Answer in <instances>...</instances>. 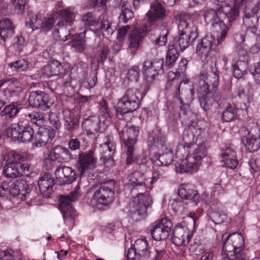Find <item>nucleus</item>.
I'll use <instances>...</instances> for the list:
<instances>
[{"label":"nucleus","instance_id":"1","mask_svg":"<svg viewBox=\"0 0 260 260\" xmlns=\"http://www.w3.org/2000/svg\"><path fill=\"white\" fill-rule=\"evenodd\" d=\"M144 95L137 89L129 88L117 104L116 115L121 121L116 123V127L124 145H135L137 142L140 127L130 125L127 122L132 119L133 112L138 108Z\"/></svg>","mask_w":260,"mask_h":260},{"label":"nucleus","instance_id":"2","mask_svg":"<svg viewBox=\"0 0 260 260\" xmlns=\"http://www.w3.org/2000/svg\"><path fill=\"white\" fill-rule=\"evenodd\" d=\"M219 74L216 67H211L210 71H202L199 75L198 98L201 108L205 111L209 110L213 103L219 99L217 92Z\"/></svg>","mask_w":260,"mask_h":260},{"label":"nucleus","instance_id":"3","mask_svg":"<svg viewBox=\"0 0 260 260\" xmlns=\"http://www.w3.org/2000/svg\"><path fill=\"white\" fill-rule=\"evenodd\" d=\"M218 13L223 14L228 22L231 23L239 17V10L229 4H221L215 9H211L205 12L204 16L206 23L210 24L213 31L220 34L217 39V45L224 41L229 30L228 27L219 18Z\"/></svg>","mask_w":260,"mask_h":260},{"label":"nucleus","instance_id":"4","mask_svg":"<svg viewBox=\"0 0 260 260\" xmlns=\"http://www.w3.org/2000/svg\"><path fill=\"white\" fill-rule=\"evenodd\" d=\"M166 88L172 92L174 98L179 101L180 114L187 115L190 111V104L193 100L192 84L188 80L180 81L179 78H174L167 82Z\"/></svg>","mask_w":260,"mask_h":260},{"label":"nucleus","instance_id":"5","mask_svg":"<svg viewBox=\"0 0 260 260\" xmlns=\"http://www.w3.org/2000/svg\"><path fill=\"white\" fill-rule=\"evenodd\" d=\"M192 15L189 13L181 12L176 15V21L178 25V37L174 39L172 45L179 47L180 50L184 51L198 37V30L196 26L190 27L188 22Z\"/></svg>","mask_w":260,"mask_h":260},{"label":"nucleus","instance_id":"6","mask_svg":"<svg viewBox=\"0 0 260 260\" xmlns=\"http://www.w3.org/2000/svg\"><path fill=\"white\" fill-rule=\"evenodd\" d=\"M152 200L147 193H141L129 204L128 215L135 221L140 220L147 215V210L151 206Z\"/></svg>","mask_w":260,"mask_h":260},{"label":"nucleus","instance_id":"7","mask_svg":"<svg viewBox=\"0 0 260 260\" xmlns=\"http://www.w3.org/2000/svg\"><path fill=\"white\" fill-rule=\"evenodd\" d=\"M133 246L141 260H161L166 253L164 248L150 247L146 239H137Z\"/></svg>","mask_w":260,"mask_h":260},{"label":"nucleus","instance_id":"8","mask_svg":"<svg viewBox=\"0 0 260 260\" xmlns=\"http://www.w3.org/2000/svg\"><path fill=\"white\" fill-rule=\"evenodd\" d=\"M244 245V238L241 234L234 233L229 234L223 243L221 257H226L235 253L246 252Z\"/></svg>","mask_w":260,"mask_h":260},{"label":"nucleus","instance_id":"9","mask_svg":"<svg viewBox=\"0 0 260 260\" xmlns=\"http://www.w3.org/2000/svg\"><path fill=\"white\" fill-rule=\"evenodd\" d=\"M116 182L109 180L101 183L93 194V199L98 204L108 206L114 200Z\"/></svg>","mask_w":260,"mask_h":260},{"label":"nucleus","instance_id":"10","mask_svg":"<svg viewBox=\"0 0 260 260\" xmlns=\"http://www.w3.org/2000/svg\"><path fill=\"white\" fill-rule=\"evenodd\" d=\"M173 223L168 218H162L156 220L150 225L148 229L153 239L164 241L169 236Z\"/></svg>","mask_w":260,"mask_h":260},{"label":"nucleus","instance_id":"11","mask_svg":"<svg viewBox=\"0 0 260 260\" xmlns=\"http://www.w3.org/2000/svg\"><path fill=\"white\" fill-rule=\"evenodd\" d=\"M75 158L68 148L61 145H57L52 148L47 157L44 159V163L47 170L52 169L55 161L62 162L68 160Z\"/></svg>","mask_w":260,"mask_h":260},{"label":"nucleus","instance_id":"12","mask_svg":"<svg viewBox=\"0 0 260 260\" xmlns=\"http://www.w3.org/2000/svg\"><path fill=\"white\" fill-rule=\"evenodd\" d=\"M97 158L94 150L91 149L87 151L80 152L77 161L78 172L81 176L89 173L96 167Z\"/></svg>","mask_w":260,"mask_h":260},{"label":"nucleus","instance_id":"13","mask_svg":"<svg viewBox=\"0 0 260 260\" xmlns=\"http://www.w3.org/2000/svg\"><path fill=\"white\" fill-rule=\"evenodd\" d=\"M7 133L13 141L26 143L32 141L34 131L30 125L22 126L16 124L8 129Z\"/></svg>","mask_w":260,"mask_h":260},{"label":"nucleus","instance_id":"14","mask_svg":"<svg viewBox=\"0 0 260 260\" xmlns=\"http://www.w3.org/2000/svg\"><path fill=\"white\" fill-rule=\"evenodd\" d=\"M28 103L29 105L32 107L46 110L53 105L54 102L46 92L37 90L29 93Z\"/></svg>","mask_w":260,"mask_h":260},{"label":"nucleus","instance_id":"15","mask_svg":"<svg viewBox=\"0 0 260 260\" xmlns=\"http://www.w3.org/2000/svg\"><path fill=\"white\" fill-rule=\"evenodd\" d=\"M29 166L16 161H7L3 169V174L8 178H16L29 171Z\"/></svg>","mask_w":260,"mask_h":260},{"label":"nucleus","instance_id":"16","mask_svg":"<svg viewBox=\"0 0 260 260\" xmlns=\"http://www.w3.org/2000/svg\"><path fill=\"white\" fill-rule=\"evenodd\" d=\"M191 234L185 223H181L174 227L172 232L171 240L177 246H184L188 243Z\"/></svg>","mask_w":260,"mask_h":260},{"label":"nucleus","instance_id":"17","mask_svg":"<svg viewBox=\"0 0 260 260\" xmlns=\"http://www.w3.org/2000/svg\"><path fill=\"white\" fill-rule=\"evenodd\" d=\"M115 145L109 137L107 141L100 145L99 151L101 155L100 160L107 167H111L114 164L113 155L115 152Z\"/></svg>","mask_w":260,"mask_h":260},{"label":"nucleus","instance_id":"18","mask_svg":"<svg viewBox=\"0 0 260 260\" xmlns=\"http://www.w3.org/2000/svg\"><path fill=\"white\" fill-rule=\"evenodd\" d=\"M11 195L19 196L22 200H32L30 187L25 179H19L12 183Z\"/></svg>","mask_w":260,"mask_h":260},{"label":"nucleus","instance_id":"19","mask_svg":"<svg viewBox=\"0 0 260 260\" xmlns=\"http://www.w3.org/2000/svg\"><path fill=\"white\" fill-rule=\"evenodd\" d=\"M56 180L59 185L69 184L76 179L75 171L70 167L59 166L55 171Z\"/></svg>","mask_w":260,"mask_h":260},{"label":"nucleus","instance_id":"20","mask_svg":"<svg viewBox=\"0 0 260 260\" xmlns=\"http://www.w3.org/2000/svg\"><path fill=\"white\" fill-rule=\"evenodd\" d=\"M167 16L166 9L162 4L156 0L151 3L150 9L146 13L148 21L153 23L157 21H162Z\"/></svg>","mask_w":260,"mask_h":260},{"label":"nucleus","instance_id":"21","mask_svg":"<svg viewBox=\"0 0 260 260\" xmlns=\"http://www.w3.org/2000/svg\"><path fill=\"white\" fill-rule=\"evenodd\" d=\"M55 132L51 127H40L35 135V141L32 144L33 147H41L51 142L55 137Z\"/></svg>","mask_w":260,"mask_h":260},{"label":"nucleus","instance_id":"22","mask_svg":"<svg viewBox=\"0 0 260 260\" xmlns=\"http://www.w3.org/2000/svg\"><path fill=\"white\" fill-rule=\"evenodd\" d=\"M54 179L49 173H45L41 176L38 181L39 190L43 198L50 197L54 185Z\"/></svg>","mask_w":260,"mask_h":260},{"label":"nucleus","instance_id":"23","mask_svg":"<svg viewBox=\"0 0 260 260\" xmlns=\"http://www.w3.org/2000/svg\"><path fill=\"white\" fill-rule=\"evenodd\" d=\"M146 35V27H135L133 29L128 35V47L130 49L137 50L142 43Z\"/></svg>","mask_w":260,"mask_h":260},{"label":"nucleus","instance_id":"24","mask_svg":"<svg viewBox=\"0 0 260 260\" xmlns=\"http://www.w3.org/2000/svg\"><path fill=\"white\" fill-rule=\"evenodd\" d=\"M178 193L181 199L191 200L194 203H197L200 199L198 190L191 184H181L178 188Z\"/></svg>","mask_w":260,"mask_h":260},{"label":"nucleus","instance_id":"25","mask_svg":"<svg viewBox=\"0 0 260 260\" xmlns=\"http://www.w3.org/2000/svg\"><path fill=\"white\" fill-rule=\"evenodd\" d=\"M102 118H103V117L95 115L84 118L81 124L82 128L86 132L87 135L98 132L100 129Z\"/></svg>","mask_w":260,"mask_h":260},{"label":"nucleus","instance_id":"26","mask_svg":"<svg viewBox=\"0 0 260 260\" xmlns=\"http://www.w3.org/2000/svg\"><path fill=\"white\" fill-rule=\"evenodd\" d=\"M200 165V162L194 161L192 157H188L186 159H183L178 162L175 165V168L177 173L192 174L198 170Z\"/></svg>","mask_w":260,"mask_h":260},{"label":"nucleus","instance_id":"27","mask_svg":"<svg viewBox=\"0 0 260 260\" xmlns=\"http://www.w3.org/2000/svg\"><path fill=\"white\" fill-rule=\"evenodd\" d=\"M201 129L198 127L197 122L192 121L185 127L182 135V138L185 144L192 145L195 144L194 140L200 136Z\"/></svg>","mask_w":260,"mask_h":260},{"label":"nucleus","instance_id":"28","mask_svg":"<svg viewBox=\"0 0 260 260\" xmlns=\"http://www.w3.org/2000/svg\"><path fill=\"white\" fill-rule=\"evenodd\" d=\"M62 114L64 120V127L68 132H73L78 128L79 126V118L75 116L74 113L70 110H63Z\"/></svg>","mask_w":260,"mask_h":260},{"label":"nucleus","instance_id":"29","mask_svg":"<svg viewBox=\"0 0 260 260\" xmlns=\"http://www.w3.org/2000/svg\"><path fill=\"white\" fill-rule=\"evenodd\" d=\"M55 13L58 15L61 20L59 21L55 26L60 27L64 25L71 26L75 20V14L69 8L56 9Z\"/></svg>","mask_w":260,"mask_h":260},{"label":"nucleus","instance_id":"30","mask_svg":"<svg viewBox=\"0 0 260 260\" xmlns=\"http://www.w3.org/2000/svg\"><path fill=\"white\" fill-rule=\"evenodd\" d=\"M59 201V209L62 214L64 220L73 219L75 216V210L71 203L69 202L66 196H60Z\"/></svg>","mask_w":260,"mask_h":260},{"label":"nucleus","instance_id":"31","mask_svg":"<svg viewBox=\"0 0 260 260\" xmlns=\"http://www.w3.org/2000/svg\"><path fill=\"white\" fill-rule=\"evenodd\" d=\"M16 26L13 22L9 18H4L0 20V36L2 39L12 38L15 34Z\"/></svg>","mask_w":260,"mask_h":260},{"label":"nucleus","instance_id":"32","mask_svg":"<svg viewBox=\"0 0 260 260\" xmlns=\"http://www.w3.org/2000/svg\"><path fill=\"white\" fill-rule=\"evenodd\" d=\"M129 184L137 188L144 187L150 188L148 179L146 178L144 173L140 171H135L129 176Z\"/></svg>","mask_w":260,"mask_h":260},{"label":"nucleus","instance_id":"33","mask_svg":"<svg viewBox=\"0 0 260 260\" xmlns=\"http://www.w3.org/2000/svg\"><path fill=\"white\" fill-rule=\"evenodd\" d=\"M168 33V29L165 27L161 30L159 35L155 36V31L152 30H149L148 31L146 28V34H148L149 40L155 46H162L165 45L167 42V36Z\"/></svg>","mask_w":260,"mask_h":260},{"label":"nucleus","instance_id":"34","mask_svg":"<svg viewBox=\"0 0 260 260\" xmlns=\"http://www.w3.org/2000/svg\"><path fill=\"white\" fill-rule=\"evenodd\" d=\"M243 131L247 135L244 143L246 148L250 152L256 151L260 147V135H250V132L245 127L243 128Z\"/></svg>","mask_w":260,"mask_h":260},{"label":"nucleus","instance_id":"35","mask_svg":"<svg viewBox=\"0 0 260 260\" xmlns=\"http://www.w3.org/2000/svg\"><path fill=\"white\" fill-rule=\"evenodd\" d=\"M44 17L40 13L29 12L25 18V25L32 30L40 29L42 26Z\"/></svg>","mask_w":260,"mask_h":260},{"label":"nucleus","instance_id":"36","mask_svg":"<svg viewBox=\"0 0 260 260\" xmlns=\"http://www.w3.org/2000/svg\"><path fill=\"white\" fill-rule=\"evenodd\" d=\"M207 155V149L205 144L197 143L191 145V153L189 157H192L193 160L200 162L201 165V161L202 158L205 157Z\"/></svg>","mask_w":260,"mask_h":260},{"label":"nucleus","instance_id":"37","mask_svg":"<svg viewBox=\"0 0 260 260\" xmlns=\"http://www.w3.org/2000/svg\"><path fill=\"white\" fill-rule=\"evenodd\" d=\"M224 165L231 169H235L238 165V160L236 159L235 151L230 148H227L224 152L221 154Z\"/></svg>","mask_w":260,"mask_h":260},{"label":"nucleus","instance_id":"38","mask_svg":"<svg viewBox=\"0 0 260 260\" xmlns=\"http://www.w3.org/2000/svg\"><path fill=\"white\" fill-rule=\"evenodd\" d=\"M167 140L165 136L158 135L155 137L149 136L147 141V146L149 150L162 148L166 147Z\"/></svg>","mask_w":260,"mask_h":260},{"label":"nucleus","instance_id":"39","mask_svg":"<svg viewBox=\"0 0 260 260\" xmlns=\"http://www.w3.org/2000/svg\"><path fill=\"white\" fill-rule=\"evenodd\" d=\"M62 68L61 63L57 60H53L44 67L42 70L43 74L47 78L53 76L58 75Z\"/></svg>","mask_w":260,"mask_h":260},{"label":"nucleus","instance_id":"40","mask_svg":"<svg viewBox=\"0 0 260 260\" xmlns=\"http://www.w3.org/2000/svg\"><path fill=\"white\" fill-rule=\"evenodd\" d=\"M179 55V51L178 48L175 47V45H170L166 56L165 67L168 69L172 68L176 61Z\"/></svg>","mask_w":260,"mask_h":260},{"label":"nucleus","instance_id":"41","mask_svg":"<svg viewBox=\"0 0 260 260\" xmlns=\"http://www.w3.org/2000/svg\"><path fill=\"white\" fill-rule=\"evenodd\" d=\"M81 21L85 26H96L100 22V18L94 12H87L81 16Z\"/></svg>","mask_w":260,"mask_h":260},{"label":"nucleus","instance_id":"42","mask_svg":"<svg viewBox=\"0 0 260 260\" xmlns=\"http://www.w3.org/2000/svg\"><path fill=\"white\" fill-rule=\"evenodd\" d=\"M232 66L233 75L238 79L241 78L248 68L247 62L243 60H237Z\"/></svg>","mask_w":260,"mask_h":260},{"label":"nucleus","instance_id":"43","mask_svg":"<svg viewBox=\"0 0 260 260\" xmlns=\"http://www.w3.org/2000/svg\"><path fill=\"white\" fill-rule=\"evenodd\" d=\"M134 17V13L131 9V5L127 2H124L121 7V13L119 16V22L126 23Z\"/></svg>","mask_w":260,"mask_h":260},{"label":"nucleus","instance_id":"44","mask_svg":"<svg viewBox=\"0 0 260 260\" xmlns=\"http://www.w3.org/2000/svg\"><path fill=\"white\" fill-rule=\"evenodd\" d=\"M21 109L20 104L13 102L6 106L2 110L1 114L7 117L12 118L15 117Z\"/></svg>","mask_w":260,"mask_h":260},{"label":"nucleus","instance_id":"45","mask_svg":"<svg viewBox=\"0 0 260 260\" xmlns=\"http://www.w3.org/2000/svg\"><path fill=\"white\" fill-rule=\"evenodd\" d=\"M70 45L76 52L81 53L86 48V40L83 39L79 34L70 42Z\"/></svg>","mask_w":260,"mask_h":260},{"label":"nucleus","instance_id":"46","mask_svg":"<svg viewBox=\"0 0 260 260\" xmlns=\"http://www.w3.org/2000/svg\"><path fill=\"white\" fill-rule=\"evenodd\" d=\"M191 145L188 144H179L176 148L175 155L181 161L183 159H186L190 156L191 153Z\"/></svg>","mask_w":260,"mask_h":260},{"label":"nucleus","instance_id":"47","mask_svg":"<svg viewBox=\"0 0 260 260\" xmlns=\"http://www.w3.org/2000/svg\"><path fill=\"white\" fill-rule=\"evenodd\" d=\"M142 72L146 78L151 79H154L156 75L159 74L156 71H154L151 60L148 58L144 62Z\"/></svg>","mask_w":260,"mask_h":260},{"label":"nucleus","instance_id":"48","mask_svg":"<svg viewBox=\"0 0 260 260\" xmlns=\"http://www.w3.org/2000/svg\"><path fill=\"white\" fill-rule=\"evenodd\" d=\"M237 111L234 106L228 104L226 109L223 111L222 119L225 122H230L237 118Z\"/></svg>","mask_w":260,"mask_h":260},{"label":"nucleus","instance_id":"49","mask_svg":"<svg viewBox=\"0 0 260 260\" xmlns=\"http://www.w3.org/2000/svg\"><path fill=\"white\" fill-rule=\"evenodd\" d=\"M26 116L32 123L39 127H42L44 124V114L42 112L33 111L28 113Z\"/></svg>","mask_w":260,"mask_h":260},{"label":"nucleus","instance_id":"50","mask_svg":"<svg viewBox=\"0 0 260 260\" xmlns=\"http://www.w3.org/2000/svg\"><path fill=\"white\" fill-rule=\"evenodd\" d=\"M165 152L162 153L158 157V160L161 166H168L173 160L174 155L170 149L165 148Z\"/></svg>","mask_w":260,"mask_h":260},{"label":"nucleus","instance_id":"51","mask_svg":"<svg viewBox=\"0 0 260 260\" xmlns=\"http://www.w3.org/2000/svg\"><path fill=\"white\" fill-rule=\"evenodd\" d=\"M74 70L76 71L78 78L81 80H84L87 76L88 66L83 62H80L75 65Z\"/></svg>","mask_w":260,"mask_h":260},{"label":"nucleus","instance_id":"52","mask_svg":"<svg viewBox=\"0 0 260 260\" xmlns=\"http://www.w3.org/2000/svg\"><path fill=\"white\" fill-rule=\"evenodd\" d=\"M3 85L6 84L7 87L4 90H16L17 89H22L21 84L20 81L15 78H11L9 79H2Z\"/></svg>","mask_w":260,"mask_h":260},{"label":"nucleus","instance_id":"53","mask_svg":"<svg viewBox=\"0 0 260 260\" xmlns=\"http://www.w3.org/2000/svg\"><path fill=\"white\" fill-rule=\"evenodd\" d=\"M127 147L126 164L130 165L135 162L139 156L136 152L135 145H125Z\"/></svg>","mask_w":260,"mask_h":260},{"label":"nucleus","instance_id":"54","mask_svg":"<svg viewBox=\"0 0 260 260\" xmlns=\"http://www.w3.org/2000/svg\"><path fill=\"white\" fill-rule=\"evenodd\" d=\"M10 67L16 72H22L28 68V62L24 59H21L9 63Z\"/></svg>","mask_w":260,"mask_h":260},{"label":"nucleus","instance_id":"55","mask_svg":"<svg viewBox=\"0 0 260 260\" xmlns=\"http://www.w3.org/2000/svg\"><path fill=\"white\" fill-rule=\"evenodd\" d=\"M210 218L215 224H220L226 221L228 216L227 213L223 211L213 212L211 214Z\"/></svg>","mask_w":260,"mask_h":260},{"label":"nucleus","instance_id":"56","mask_svg":"<svg viewBox=\"0 0 260 260\" xmlns=\"http://www.w3.org/2000/svg\"><path fill=\"white\" fill-rule=\"evenodd\" d=\"M110 53V50L108 46L106 45L101 46L100 47L99 54L97 58L98 63L99 64H104Z\"/></svg>","mask_w":260,"mask_h":260},{"label":"nucleus","instance_id":"57","mask_svg":"<svg viewBox=\"0 0 260 260\" xmlns=\"http://www.w3.org/2000/svg\"><path fill=\"white\" fill-rule=\"evenodd\" d=\"M201 41L202 44L205 46L206 50H209L210 52L211 50H214L215 44V38L212 35H207L204 38H202Z\"/></svg>","mask_w":260,"mask_h":260},{"label":"nucleus","instance_id":"58","mask_svg":"<svg viewBox=\"0 0 260 260\" xmlns=\"http://www.w3.org/2000/svg\"><path fill=\"white\" fill-rule=\"evenodd\" d=\"M238 95L244 102H250V87L248 85L240 86L238 88Z\"/></svg>","mask_w":260,"mask_h":260},{"label":"nucleus","instance_id":"59","mask_svg":"<svg viewBox=\"0 0 260 260\" xmlns=\"http://www.w3.org/2000/svg\"><path fill=\"white\" fill-rule=\"evenodd\" d=\"M140 69L138 66L132 67L127 72V78L131 81L137 82L139 78Z\"/></svg>","mask_w":260,"mask_h":260},{"label":"nucleus","instance_id":"60","mask_svg":"<svg viewBox=\"0 0 260 260\" xmlns=\"http://www.w3.org/2000/svg\"><path fill=\"white\" fill-rule=\"evenodd\" d=\"M55 20L53 17L46 18L44 17L42 26L40 27L41 31L47 32L54 26Z\"/></svg>","mask_w":260,"mask_h":260},{"label":"nucleus","instance_id":"61","mask_svg":"<svg viewBox=\"0 0 260 260\" xmlns=\"http://www.w3.org/2000/svg\"><path fill=\"white\" fill-rule=\"evenodd\" d=\"M14 11L18 14H22L24 11L26 0H11Z\"/></svg>","mask_w":260,"mask_h":260},{"label":"nucleus","instance_id":"62","mask_svg":"<svg viewBox=\"0 0 260 260\" xmlns=\"http://www.w3.org/2000/svg\"><path fill=\"white\" fill-rule=\"evenodd\" d=\"M258 20V16H251V17L249 18L248 17L244 16L243 22L247 26L248 29L247 30L255 29V27L257 24Z\"/></svg>","mask_w":260,"mask_h":260},{"label":"nucleus","instance_id":"63","mask_svg":"<svg viewBox=\"0 0 260 260\" xmlns=\"http://www.w3.org/2000/svg\"><path fill=\"white\" fill-rule=\"evenodd\" d=\"M152 66L154 69V71H156L160 75L164 73V60L161 58H156L152 60H151Z\"/></svg>","mask_w":260,"mask_h":260},{"label":"nucleus","instance_id":"64","mask_svg":"<svg viewBox=\"0 0 260 260\" xmlns=\"http://www.w3.org/2000/svg\"><path fill=\"white\" fill-rule=\"evenodd\" d=\"M100 29H105L107 35H112L115 31V28L111 27V24L109 23L107 18H103L100 22Z\"/></svg>","mask_w":260,"mask_h":260}]
</instances>
